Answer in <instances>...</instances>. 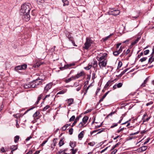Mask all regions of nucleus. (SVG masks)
I'll return each instance as SVG.
<instances>
[{"instance_id":"53","label":"nucleus","mask_w":154,"mask_h":154,"mask_svg":"<svg viewBox=\"0 0 154 154\" xmlns=\"http://www.w3.org/2000/svg\"><path fill=\"white\" fill-rule=\"evenodd\" d=\"M81 117V116H77L76 118L75 119V120L76 121V122H77L78 121L79 119V118Z\"/></svg>"},{"instance_id":"52","label":"nucleus","mask_w":154,"mask_h":154,"mask_svg":"<svg viewBox=\"0 0 154 154\" xmlns=\"http://www.w3.org/2000/svg\"><path fill=\"white\" fill-rule=\"evenodd\" d=\"M122 65V62H119V63L118 65V68H120Z\"/></svg>"},{"instance_id":"7","label":"nucleus","mask_w":154,"mask_h":154,"mask_svg":"<svg viewBox=\"0 0 154 154\" xmlns=\"http://www.w3.org/2000/svg\"><path fill=\"white\" fill-rule=\"evenodd\" d=\"M33 117L35 120L38 119L40 117V112L39 111H37L33 114Z\"/></svg>"},{"instance_id":"23","label":"nucleus","mask_w":154,"mask_h":154,"mask_svg":"<svg viewBox=\"0 0 154 154\" xmlns=\"http://www.w3.org/2000/svg\"><path fill=\"white\" fill-rule=\"evenodd\" d=\"M29 84L30 85L31 88H36V86H35V83L34 82V81L31 82H29Z\"/></svg>"},{"instance_id":"24","label":"nucleus","mask_w":154,"mask_h":154,"mask_svg":"<svg viewBox=\"0 0 154 154\" xmlns=\"http://www.w3.org/2000/svg\"><path fill=\"white\" fill-rule=\"evenodd\" d=\"M109 92V91H108L107 92H106L102 97V98L99 101L100 102H101L103 100V99L106 97V96L107 95V94H108Z\"/></svg>"},{"instance_id":"27","label":"nucleus","mask_w":154,"mask_h":154,"mask_svg":"<svg viewBox=\"0 0 154 154\" xmlns=\"http://www.w3.org/2000/svg\"><path fill=\"white\" fill-rule=\"evenodd\" d=\"M64 144V140H63V139H61L60 140V142H59V146L60 147L61 146L63 145Z\"/></svg>"},{"instance_id":"55","label":"nucleus","mask_w":154,"mask_h":154,"mask_svg":"<svg viewBox=\"0 0 154 154\" xmlns=\"http://www.w3.org/2000/svg\"><path fill=\"white\" fill-rule=\"evenodd\" d=\"M82 86V85H80L76 89L77 91H79L81 89V88Z\"/></svg>"},{"instance_id":"33","label":"nucleus","mask_w":154,"mask_h":154,"mask_svg":"<svg viewBox=\"0 0 154 154\" xmlns=\"http://www.w3.org/2000/svg\"><path fill=\"white\" fill-rule=\"evenodd\" d=\"M14 69L16 71H17L18 70H21L20 65L18 66L15 67Z\"/></svg>"},{"instance_id":"43","label":"nucleus","mask_w":154,"mask_h":154,"mask_svg":"<svg viewBox=\"0 0 154 154\" xmlns=\"http://www.w3.org/2000/svg\"><path fill=\"white\" fill-rule=\"evenodd\" d=\"M67 128V125H65L62 127L61 130L62 131H64Z\"/></svg>"},{"instance_id":"20","label":"nucleus","mask_w":154,"mask_h":154,"mask_svg":"<svg viewBox=\"0 0 154 154\" xmlns=\"http://www.w3.org/2000/svg\"><path fill=\"white\" fill-rule=\"evenodd\" d=\"M147 148L146 146H143L139 148V149H141V152H143L146 150Z\"/></svg>"},{"instance_id":"6","label":"nucleus","mask_w":154,"mask_h":154,"mask_svg":"<svg viewBox=\"0 0 154 154\" xmlns=\"http://www.w3.org/2000/svg\"><path fill=\"white\" fill-rule=\"evenodd\" d=\"M85 75V74L84 71H81L80 72L78 73L77 75L75 76H73L74 77L73 78H74V79H76L79 78L81 77L84 76Z\"/></svg>"},{"instance_id":"19","label":"nucleus","mask_w":154,"mask_h":154,"mask_svg":"<svg viewBox=\"0 0 154 154\" xmlns=\"http://www.w3.org/2000/svg\"><path fill=\"white\" fill-rule=\"evenodd\" d=\"M149 79V77H147L144 81L143 83L141 84V86L142 87H144L146 86V83L148 80Z\"/></svg>"},{"instance_id":"42","label":"nucleus","mask_w":154,"mask_h":154,"mask_svg":"<svg viewBox=\"0 0 154 154\" xmlns=\"http://www.w3.org/2000/svg\"><path fill=\"white\" fill-rule=\"evenodd\" d=\"M75 118V116H72V117L69 120V121L70 122H72L74 120Z\"/></svg>"},{"instance_id":"58","label":"nucleus","mask_w":154,"mask_h":154,"mask_svg":"<svg viewBox=\"0 0 154 154\" xmlns=\"http://www.w3.org/2000/svg\"><path fill=\"white\" fill-rule=\"evenodd\" d=\"M47 140H45L41 144V146H43L45 143L47 142Z\"/></svg>"},{"instance_id":"14","label":"nucleus","mask_w":154,"mask_h":154,"mask_svg":"<svg viewBox=\"0 0 154 154\" xmlns=\"http://www.w3.org/2000/svg\"><path fill=\"white\" fill-rule=\"evenodd\" d=\"M17 146L15 145H13L11 146L10 149L11 150V152H13L14 151L17 149Z\"/></svg>"},{"instance_id":"9","label":"nucleus","mask_w":154,"mask_h":154,"mask_svg":"<svg viewBox=\"0 0 154 154\" xmlns=\"http://www.w3.org/2000/svg\"><path fill=\"white\" fill-rule=\"evenodd\" d=\"M52 85L51 83H49L46 85L44 89V91L45 93H47L48 90L51 88Z\"/></svg>"},{"instance_id":"54","label":"nucleus","mask_w":154,"mask_h":154,"mask_svg":"<svg viewBox=\"0 0 154 154\" xmlns=\"http://www.w3.org/2000/svg\"><path fill=\"white\" fill-rule=\"evenodd\" d=\"M95 75H96V74L94 72L92 73V79H94L96 78Z\"/></svg>"},{"instance_id":"15","label":"nucleus","mask_w":154,"mask_h":154,"mask_svg":"<svg viewBox=\"0 0 154 154\" xmlns=\"http://www.w3.org/2000/svg\"><path fill=\"white\" fill-rule=\"evenodd\" d=\"M67 101L69 103L68 106H70L73 103L74 100L73 98H71L68 99Z\"/></svg>"},{"instance_id":"31","label":"nucleus","mask_w":154,"mask_h":154,"mask_svg":"<svg viewBox=\"0 0 154 154\" xmlns=\"http://www.w3.org/2000/svg\"><path fill=\"white\" fill-rule=\"evenodd\" d=\"M91 66H92L91 64H89L88 65V66L85 67L84 69H86L87 70H88L91 68Z\"/></svg>"},{"instance_id":"32","label":"nucleus","mask_w":154,"mask_h":154,"mask_svg":"<svg viewBox=\"0 0 154 154\" xmlns=\"http://www.w3.org/2000/svg\"><path fill=\"white\" fill-rule=\"evenodd\" d=\"M21 67V70L25 69L27 67V65L26 64H24L22 65H20Z\"/></svg>"},{"instance_id":"39","label":"nucleus","mask_w":154,"mask_h":154,"mask_svg":"<svg viewBox=\"0 0 154 154\" xmlns=\"http://www.w3.org/2000/svg\"><path fill=\"white\" fill-rule=\"evenodd\" d=\"M95 144L94 142H92L88 143V145L91 146H93Z\"/></svg>"},{"instance_id":"51","label":"nucleus","mask_w":154,"mask_h":154,"mask_svg":"<svg viewBox=\"0 0 154 154\" xmlns=\"http://www.w3.org/2000/svg\"><path fill=\"white\" fill-rule=\"evenodd\" d=\"M69 40H70V41H71V42H72V44L74 46H77L75 44V42L74 41H73L72 39H70V38H69Z\"/></svg>"},{"instance_id":"37","label":"nucleus","mask_w":154,"mask_h":154,"mask_svg":"<svg viewBox=\"0 0 154 154\" xmlns=\"http://www.w3.org/2000/svg\"><path fill=\"white\" fill-rule=\"evenodd\" d=\"M113 35V34H110L109 35L106 37L104 39H103V40L104 41H106L112 35Z\"/></svg>"},{"instance_id":"5","label":"nucleus","mask_w":154,"mask_h":154,"mask_svg":"<svg viewBox=\"0 0 154 154\" xmlns=\"http://www.w3.org/2000/svg\"><path fill=\"white\" fill-rule=\"evenodd\" d=\"M120 11L118 10H113V9H111L109 11L110 14L116 16L118 15L120 13Z\"/></svg>"},{"instance_id":"46","label":"nucleus","mask_w":154,"mask_h":154,"mask_svg":"<svg viewBox=\"0 0 154 154\" xmlns=\"http://www.w3.org/2000/svg\"><path fill=\"white\" fill-rule=\"evenodd\" d=\"M0 152H5V150L4 147H2L1 148Z\"/></svg>"},{"instance_id":"47","label":"nucleus","mask_w":154,"mask_h":154,"mask_svg":"<svg viewBox=\"0 0 154 154\" xmlns=\"http://www.w3.org/2000/svg\"><path fill=\"white\" fill-rule=\"evenodd\" d=\"M73 132V129L72 128H71L69 130V134L71 135L72 134Z\"/></svg>"},{"instance_id":"44","label":"nucleus","mask_w":154,"mask_h":154,"mask_svg":"<svg viewBox=\"0 0 154 154\" xmlns=\"http://www.w3.org/2000/svg\"><path fill=\"white\" fill-rule=\"evenodd\" d=\"M130 51L129 49H128L126 50V51H125V56H126L127 54H129L130 53Z\"/></svg>"},{"instance_id":"11","label":"nucleus","mask_w":154,"mask_h":154,"mask_svg":"<svg viewBox=\"0 0 154 154\" xmlns=\"http://www.w3.org/2000/svg\"><path fill=\"white\" fill-rule=\"evenodd\" d=\"M84 132L83 131H81L78 135V138L79 140H81L83 137Z\"/></svg>"},{"instance_id":"63","label":"nucleus","mask_w":154,"mask_h":154,"mask_svg":"<svg viewBox=\"0 0 154 154\" xmlns=\"http://www.w3.org/2000/svg\"><path fill=\"white\" fill-rule=\"evenodd\" d=\"M33 151L32 150H30L26 154H32L33 152Z\"/></svg>"},{"instance_id":"26","label":"nucleus","mask_w":154,"mask_h":154,"mask_svg":"<svg viewBox=\"0 0 154 154\" xmlns=\"http://www.w3.org/2000/svg\"><path fill=\"white\" fill-rule=\"evenodd\" d=\"M24 88L25 89H28L31 88L29 83L28 84H26L23 85Z\"/></svg>"},{"instance_id":"49","label":"nucleus","mask_w":154,"mask_h":154,"mask_svg":"<svg viewBox=\"0 0 154 154\" xmlns=\"http://www.w3.org/2000/svg\"><path fill=\"white\" fill-rule=\"evenodd\" d=\"M118 125V123H114L113 124V125L110 127L111 128H113L114 127H116Z\"/></svg>"},{"instance_id":"50","label":"nucleus","mask_w":154,"mask_h":154,"mask_svg":"<svg viewBox=\"0 0 154 154\" xmlns=\"http://www.w3.org/2000/svg\"><path fill=\"white\" fill-rule=\"evenodd\" d=\"M93 66L94 67H97V61H94L93 64Z\"/></svg>"},{"instance_id":"25","label":"nucleus","mask_w":154,"mask_h":154,"mask_svg":"<svg viewBox=\"0 0 154 154\" xmlns=\"http://www.w3.org/2000/svg\"><path fill=\"white\" fill-rule=\"evenodd\" d=\"M78 150V149L76 148L75 149L74 148H72L70 149V151H72V154H75Z\"/></svg>"},{"instance_id":"40","label":"nucleus","mask_w":154,"mask_h":154,"mask_svg":"<svg viewBox=\"0 0 154 154\" xmlns=\"http://www.w3.org/2000/svg\"><path fill=\"white\" fill-rule=\"evenodd\" d=\"M113 54L115 56H118L119 54L116 50V51L114 52L113 53Z\"/></svg>"},{"instance_id":"29","label":"nucleus","mask_w":154,"mask_h":154,"mask_svg":"<svg viewBox=\"0 0 154 154\" xmlns=\"http://www.w3.org/2000/svg\"><path fill=\"white\" fill-rule=\"evenodd\" d=\"M70 146L72 148H74V147L75 146V143L73 142H70Z\"/></svg>"},{"instance_id":"17","label":"nucleus","mask_w":154,"mask_h":154,"mask_svg":"<svg viewBox=\"0 0 154 154\" xmlns=\"http://www.w3.org/2000/svg\"><path fill=\"white\" fill-rule=\"evenodd\" d=\"M88 119V117L87 116H84L83 119L82 121L84 123H86Z\"/></svg>"},{"instance_id":"36","label":"nucleus","mask_w":154,"mask_h":154,"mask_svg":"<svg viewBox=\"0 0 154 154\" xmlns=\"http://www.w3.org/2000/svg\"><path fill=\"white\" fill-rule=\"evenodd\" d=\"M14 117L16 118H18L21 117V115L19 114H17L16 115H14Z\"/></svg>"},{"instance_id":"3","label":"nucleus","mask_w":154,"mask_h":154,"mask_svg":"<svg viewBox=\"0 0 154 154\" xmlns=\"http://www.w3.org/2000/svg\"><path fill=\"white\" fill-rule=\"evenodd\" d=\"M106 59H104V60L100 61L98 63L99 65L100 69H103V67L106 66L107 64Z\"/></svg>"},{"instance_id":"35","label":"nucleus","mask_w":154,"mask_h":154,"mask_svg":"<svg viewBox=\"0 0 154 154\" xmlns=\"http://www.w3.org/2000/svg\"><path fill=\"white\" fill-rule=\"evenodd\" d=\"M129 69V68H127L125 70H124L122 72H121L120 75L121 76L123 75L125 72H126Z\"/></svg>"},{"instance_id":"41","label":"nucleus","mask_w":154,"mask_h":154,"mask_svg":"<svg viewBox=\"0 0 154 154\" xmlns=\"http://www.w3.org/2000/svg\"><path fill=\"white\" fill-rule=\"evenodd\" d=\"M49 107H50L49 106L47 105L43 109V111H46V110L48 109Z\"/></svg>"},{"instance_id":"38","label":"nucleus","mask_w":154,"mask_h":154,"mask_svg":"<svg viewBox=\"0 0 154 154\" xmlns=\"http://www.w3.org/2000/svg\"><path fill=\"white\" fill-rule=\"evenodd\" d=\"M147 59V57H144L143 58L140 59V61L141 62H142L143 61H146Z\"/></svg>"},{"instance_id":"57","label":"nucleus","mask_w":154,"mask_h":154,"mask_svg":"<svg viewBox=\"0 0 154 154\" xmlns=\"http://www.w3.org/2000/svg\"><path fill=\"white\" fill-rule=\"evenodd\" d=\"M153 103V102L150 101L149 102L147 103L146 105V106H149V105H151V104H152Z\"/></svg>"},{"instance_id":"18","label":"nucleus","mask_w":154,"mask_h":154,"mask_svg":"<svg viewBox=\"0 0 154 154\" xmlns=\"http://www.w3.org/2000/svg\"><path fill=\"white\" fill-rule=\"evenodd\" d=\"M62 2L63 3V6L68 5L69 4V2L68 0H62Z\"/></svg>"},{"instance_id":"56","label":"nucleus","mask_w":154,"mask_h":154,"mask_svg":"<svg viewBox=\"0 0 154 154\" xmlns=\"http://www.w3.org/2000/svg\"><path fill=\"white\" fill-rule=\"evenodd\" d=\"M117 151V149H114V150L112 152L111 154H115Z\"/></svg>"},{"instance_id":"21","label":"nucleus","mask_w":154,"mask_h":154,"mask_svg":"<svg viewBox=\"0 0 154 154\" xmlns=\"http://www.w3.org/2000/svg\"><path fill=\"white\" fill-rule=\"evenodd\" d=\"M116 79H114V80H112V81H110V80L108 82H107V83L105 85V88L107 87L108 86H109V85L111 83H112V82H113L115 81H116Z\"/></svg>"},{"instance_id":"34","label":"nucleus","mask_w":154,"mask_h":154,"mask_svg":"<svg viewBox=\"0 0 154 154\" xmlns=\"http://www.w3.org/2000/svg\"><path fill=\"white\" fill-rule=\"evenodd\" d=\"M116 50L119 54H120L122 51V48L121 46L119 49H116Z\"/></svg>"},{"instance_id":"61","label":"nucleus","mask_w":154,"mask_h":154,"mask_svg":"<svg viewBox=\"0 0 154 154\" xmlns=\"http://www.w3.org/2000/svg\"><path fill=\"white\" fill-rule=\"evenodd\" d=\"M139 131H138L135 133H131V134H130V136H131V135H136V134H137L139 133Z\"/></svg>"},{"instance_id":"28","label":"nucleus","mask_w":154,"mask_h":154,"mask_svg":"<svg viewBox=\"0 0 154 154\" xmlns=\"http://www.w3.org/2000/svg\"><path fill=\"white\" fill-rule=\"evenodd\" d=\"M66 91V89H64L62 90L59 92L57 94H63L65 93Z\"/></svg>"},{"instance_id":"62","label":"nucleus","mask_w":154,"mask_h":154,"mask_svg":"<svg viewBox=\"0 0 154 154\" xmlns=\"http://www.w3.org/2000/svg\"><path fill=\"white\" fill-rule=\"evenodd\" d=\"M123 130H124V128H121L120 129H119V130H118L117 131V132L118 133H119L121 131H123Z\"/></svg>"},{"instance_id":"8","label":"nucleus","mask_w":154,"mask_h":154,"mask_svg":"<svg viewBox=\"0 0 154 154\" xmlns=\"http://www.w3.org/2000/svg\"><path fill=\"white\" fill-rule=\"evenodd\" d=\"M42 80L41 79H37L34 80V82L36 86V88L37 87V86L42 84Z\"/></svg>"},{"instance_id":"13","label":"nucleus","mask_w":154,"mask_h":154,"mask_svg":"<svg viewBox=\"0 0 154 154\" xmlns=\"http://www.w3.org/2000/svg\"><path fill=\"white\" fill-rule=\"evenodd\" d=\"M75 65V63H70V64H67L65 65L63 68H64L66 69H67L69 67H70L71 66H73Z\"/></svg>"},{"instance_id":"45","label":"nucleus","mask_w":154,"mask_h":154,"mask_svg":"<svg viewBox=\"0 0 154 154\" xmlns=\"http://www.w3.org/2000/svg\"><path fill=\"white\" fill-rule=\"evenodd\" d=\"M153 57L152 56H151V57H150L149 58V60H148V62L149 63H152L153 61H152V59H153Z\"/></svg>"},{"instance_id":"4","label":"nucleus","mask_w":154,"mask_h":154,"mask_svg":"<svg viewBox=\"0 0 154 154\" xmlns=\"http://www.w3.org/2000/svg\"><path fill=\"white\" fill-rule=\"evenodd\" d=\"M107 54L106 53L100 54V57H98L97 58V60L100 61L104 60V59H105V58L107 57Z\"/></svg>"},{"instance_id":"59","label":"nucleus","mask_w":154,"mask_h":154,"mask_svg":"<svg viewBox=\"0 0 154 154\" xmlns=\"http://www.w3.org/2000/svg\"><path fill=\"white\" fill-rule=\"evenodd\" d=\"M50 94H48L46 95L45 98L43 99V100H45L48 97H49L50 96Z\"/></svg>"},{"instance_id":"2","label":"nucleus","mask_w":154,"mask_h":154,"mask_svg":"<svg viewBox=\"0 0 154 154\" xmlns=\"http://www.w3.org/2000/svg\"><path fill=\"white\" fill-rule=\"evenodd\" d=\"M93 41L88 37L86 38V42L84 44V48L86 50L88 49L91 46V44L93 43Z\"/></svg>"},{"instance_id":"1","label":"nucleus","mask_w":154,"mask_h":154,"mask_svg":"<svg viewBox=\"0 0 154 154\" xmlns=\"http://www.w3.org/2000/svg\"><path fill=\"white\" fill-rule=\"evenodd\" d=\"M31 8V5L29 3H25L22 5L20 10V15H23V19L27 21L30 19L29 12Z\"/></svg>"},{"instance_id":"30","label":"nucleus","mask_w":154,"mask_h":154,"mask_svg":"<svg viewBox=\"0 0 154 154\" xmlns=\"http://www.w3.org/2000/svg\"><path fill=\"white\" fill-rule=\"evenodd\" d=\"M19 138L20 137L19 136H15L14 138V142L15 143L17 142L19 140Z\"/></svg>"},{"instance_id":"16","label":"nucleus","mask_w":154,"mask_h":154,"mask_svg":"<svg viewBox=\"0 0 154 154\" xmlns=\"http://www.w3.org/2000/svg\"><path fill=\"white\" fill-rule=\"evenodd\" d=\"M42 63L40 62H37L35 64L33 65V67L35 68H38V67Z\"/></svg>"},{"instance_id":"10","label":"nucleus","mask_w":154,"mask_h":154,"mask_svg":"<svg viewBox=\"0 0 154 154\" xmlns=\"http://www.w3.org/2000/svg\"><path fill=\"white\" fill-rule=\"evenodd\" d=\"M122 83H119L118 84H116L113 86V88L114 89H115L117 88H120L122 85Z\"/></svg>"},{"instance_id":"22","label":"nucleus","mask_w":154,"mask_h":154,"mask_svg":"<svg viewBox=\"0 0 154 154\" xmlns=\"http://www.w3.org/2000/svg\"><path fill=\"white\" fill-rule=\"evenodd\" d=\"M74 77L73 76H72L71 78H69L68 79H66L65 80V82L66 83H68L70 82L71 81H72V80H75V79H74V78H73Z\"/></svg>"},{"instance_id":"60","label":"nucleus","mask_w":154,"mask_h":154,"mask_svg":"<svg viewBox=\"0 0 154 154\" xmlns=\"http://www.w3.org/2000/svg\"><path fill=\"white\" fill-rule=\"evenodd\" d=\"M37 2L38 4H40V3H43L44 2V1L41 0V1L39 0H37Z\"/></svg>"},{"instance_id":"48","label":"nucleus","mask_w":154,"mask_h":154,"mask_svg":"<svg viewBox=\"0 0 154 154\" xmlns=\"http://www.w3.org/2000/svg\"><path fill=\"white\" fill-rule=\"evenodd\" d=\"M149 50H146L144 51V53L145 55H146L149 54Z\"/></svg>"},{"instance_id":"64","label":"nucleus","mask_w":154,"mask_h":154,"mask_svg":"<svg viewBox=\"0 0 154 154\" xmlns=\"http://www.w3.org/2000/svg\"><path fill=\"white\" fill-rule=\"evenodd\" d=\"M62 152H63V151L62 150H60L57 153V154H61Z\"/></svg>"},{"instance_id":"12","label":"nucleus","mask_w":154,"mask_h":154,"mask_svg":"<svg viewBox=\"0 0 154 154\" xmlns=\"http://www.w3.org/2000/svg\"><path fill=\"white\" fill-rule=\"evenodd\" d=\"M82 121L78 125V127L80 128H82L86 126V125H85L86 123H84Z\"/></svg>"}]
</instances>
